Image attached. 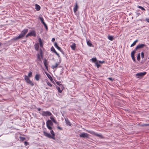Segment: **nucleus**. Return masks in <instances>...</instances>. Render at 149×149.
<instances>
[{
    "instance_id": "473e14b6",
    "label": "nucleus",
    "mask_w": 149,
    "mask_h": 149,
    "mask_svg": "<svg viewBox=\"0 0 149 149\" xmlns=\"http://www.w3.org/2000/svg\"><path fill=\"white\" fill-rule=\"evenodd\" d=\"M95 65L97 68H98L100 66V65L97 62L95 63Z\"/></svg>"
},
{
    "instance_id": "0eeeda50",
    "label": "nucleus",
    "mask_w": 149,
    "mask_h": 149,
    "mask_svg": "<svg viewBox=\"0 0 149 149\" xmlns=\"http://www.w3.org/2000/svg\"><path fill=\"white\" fill-rule=\"evenodd\" d=\"M89 134L86 133H81L79 135V136L80 137L82 138H88L89 137Z\"/></svg>"
},
{
    "instance_id": "4468645a",
    "label": "nucleus",
    "mask_w": 149,
    "mask_h": 149,
    "mask_svg": "<svg viewBox=\"0 0 149 149\" xmlns=\"http://www.w3.org/2000/svg\"><path fill=\"white\" fill-rule=\"evenodd\" d=\"M65 123L66 124V125H69V126H71V124L70 123V122L69 121V120L68 118H65Z\"/></svg>"
},
{
    "instance_id": "79ce46f5",
    "label": "nucleus",
    "mask_w": 149,
    "mask_h": 149,
    "mask_svg": "<svg viewBox=\"0 0 149 149\" xmlns=\"http://www.w3.org/2000/svg\"><path fill=\"white\" fill-rule=\"evenodd\" d=\"M43 24L44 25V26H45L46 29V30H47V29H48V27H47V24H45V23L44 24Z\"/></svg>"
},
{
    "instance_id": "7ed1b4c3",
    "label": "nucleus",
    "mask_w": 149,
    "mask_h": 149,
    "mask_svg": "<svg viewBox=\"0 0 149 149\" xmlns=\"http://www.w3.org/2000/svg\"><path fill=\"white\" fill-rule=\"evenodd\" d=\"M42 116H50L52 115V113L49 111H43L42 113H40Z\"/></svg>"
},
{
    "instance_id": "bf43d9fd",
    "label": "nucleus",
    "mask_w": 149,
    "mask_h": 149,
    "mask_svg": "<svg viewBox=\"0 0 149 149\" xmlns=\"http://www.w3.org/2000/svg\"><path fill=\"white\" fill-rule=\"evenodd\" d=\"M46 88V89H48V88Z\"/></svg>"
},
{
    "instance_id": "de8ad7c7",
    "label": "nucleus",
    "mask_w": 149,
    "mask_h": 149,
    "mask_svg": "<svg viewBox=\"0 0 149 149\" xmlns=\"http://www.w3.org/2000/svg\"><path fill=\"white\" fill-rule=\"evenodd\" d=\"M99 63H104V61H99Z\"/></svg>"
},
{
    "instance_id": "bb28decb",
    "label": "nucleus",
    "mask_w": 149,
    "mask_h": 149,
    "mask_svg": "<svg viewBox=\"0 0 149 149\" xmlns=\"http://www.w3.org/2000/svg\"><path fill=\"white\" fill-rule=\"evenodd\" d=\"M138 40H135L133 43H132L130 47H132L134 46L136 44V42H138Z\"/></svg>"
},
{
    "instance_id": "58836bf2",
    "label": "nucleus",
    "mask_w": 149,
    "mask_h": 149,
    "mask_svg": "<svg viewBox=\"0 0 149 149\" xmlns=\"http://www.w3.org/2000/svg\"><path fill=\"white\" fill-rule=\"evenodd\" d=\"M138 7L139 8L143 10H145V9L141 6H138Z\"/></svg>"
},
{
    "instance_id": "a211bd4d",
    "label": "nucleus",
    "mask_w": 149,
    "mask_h": 149,
    "mask_svg": "<svg viewBox=\"0 0 149 149\" xmlns=\"http://www.w3.org/2000/svg\"><path fill=\"white\" fill-rule=\"evenodd\" d=\"M50 116V118L51 119V120L54 123H56V122L54 119V116L52 114V115H51Z\"/></svg>"
},
{
    "instance_id": "dca6fc26",
    "label": "nucleus",
    "mask_w": 149,
    "mask_h": 149,
    "mask_svg": "<svg viewBox=\"0 0 149 149\" xmlns=\"http://www.w3.org/2000/svg\"><path fill=\"white\" fill-rule=\"evenodd\" d=\"M78 7L77 3H75V6L73 8V11L74 13L76 12L77 11Z\"/></svg>"
},
{
    "instance_id": "a19ab883",
    "label": "nucleus",
    "mask_w": 149,
    "mask_h": 149,
    "mask_svg": "<svg viewBox=\"0 0 149 149\" xmlns=\"http://www.w3.org/2000/svg\"><path fill=\"white\" fill-rule=\"evenodd\" d=\"M51 51H52V52H55L56 51L55 49L53 47H51Z\"/></svg>"
},
{
    "instance_id": "864d4df0",
    "label": "nucleus",
    "mask_w": 149,
    "mask_h": 149,
    "mask_svg": "<svg viewBox=\"0 0 149 149\" xmlns=\"http://www.w3.org/2000/svg\"><path fill=\"white\" fill-rule=\"evenodd\" d=\"M56 54L58 56V57H60V55H59V54L58 53H57Z\"/></svg>"
},
{
    "instance_id": "aec40b11",
    "label": "nucleus",
    "mask_w": 149,
    "mask_h": 149,
    "mask_svg": "<svg viewBox=\"0 0 149 149\" xmlns=\"http://www.w3.org/2000/svg\"><path fill=\"white\" fill-rule=\"evenodd\" d=\"M40 75L38 74H37L36 75L35 78L37 81H38L40 79Z\"/></svg>"
},
{
    "instance_id": "f8f14e48",
    "label": "nucleus",
    "mask_w": 149,
    "mask_h": 149,
    "mask_svg": "<svg viewBox=\"0 0 149 149\" xmlns=\"http://www.w3.org/2000/svg\"><path fill=\"white\" fill-rule=\"evenodd\" d=\"M54 46L56 48L60 51H62V49L59 47L58 46L57 43V42H55L54 44Z\"/></svg>"
},
{
    "instance_id": "393cba45",
    "label": "nucleus",
    "mask_w": 149,
    "mask_h": 149,
    "mask_svg": "<svg viewBox=\"0 0 149 149\" xmlns=\"http://www.w3.org/2000/svg\"><path fill=\"white\" fill-rule=\"evenodd\" d=\"M56 88L57 89L58 92H59L60 93H62L63 90H62V89H61L60 87H58V86H56Z\"/></svg>"
},
{
    "instance_id": "5fc2aeb1",
    "label": "nucleus",
    "mask_w": 149,
    "mask_h": 149,
    "mask_svg": "<svg viewBox=\"0 0 149 149\" xmlns=\"http://www.w3.org/2000/svg\"><path fill=\"white\" fill-rule=\"evenodd\" d=\"M41 110V109L40 108H38V111H40Z\"/></svg>"
},
{
    "instance_id": "39448f33",
    "label": "nucleus",
    "mask_w": 149,
    "mask_h": 149,
    "mask_svg": "<svg viewBox=\"0 0 149 149\" xmlns=\"http://www.w3.org/2000/svg\"><path fill=\"white\" fill-rule=\"evenodd\" d=\"M146 74V72H140L137 73L136 76L137 77V78H140L145 75Z\"/></svg>"
},
{
    "instance_id": "e433bc0d",
    "label": "nucleus",
    "mask_w": 149,
    "mask_h": 149,
    "mask_svg": "<svg viewBox=\"0 0 149 149\" xmlns=\"http://www.w3.org/2000/svg\"><path fill=\"white\" fill-rule=\"evenodd\" d=\"M47 84L48 86L50 87H51L52 86V84L50 82L48 81H47Z\"/></svg>"
},
{
    "instance_id": "6e6d98bb",
    "label": "nucleus",
    "mask_w": 149,
    "mask_h": 149,
    "mask_svg": "<svg viewBox=\"0 0 149 149\" xmlns=\"http://www.w3.org/2000/svg\"><path fill=\"white\" fill-rule=\"evenodd\" d=\"M62 73H63V72H62V71H61V72H60V74H62Z\"/></svg>"
},
{
    "instance_id": "4c0bfd02",
    "label": "nucleus",
    "mask_w": 149,
    "mask_h": 149,
    "mask_svg": "<svg viewBox=\"0 0 149 149\" xmlns=\"http://www.w3.org/2000/svg\"><path fill=\"white\" fill-rule=\"evenodd\" d=\"M59 87L61 89H62V90H63L64 89V87L63 86V85L61 84L60 86H59Z\"/></svg>"
},
{
    "instance_id": "f3484780",
    "label": "nucleus",
    "mask_w": 149,
    "mask_h": 149,
    "mask_svg": "<svg viewBox=\"0 0 149 149\" xmlns=\"http://www.w3.org/2000/svg\"><path fill=\"white\" fill-rule=\"evenodd\" d=\"M46 125H53L52 122L51 120H48L46 122Z\"/></svg>"
},
{
    "instance_id": "20e7f679",
    "label": "nucleus",
    "mask_w": 149,
    "mask_h": 149,
    "mask_svg": "<svg viewBox=\"0 0 149 149\" xmlns=\"http://www.w3.org/2000/svg\"><path fill=\"white\" fill-rule=\"evenodd\" d=\"M87 131L89 133H90L91 134H93L95 136H97V137H98L100 138H102L103 137V136L101 134H98L96 133H95V132H94L92 131Z\"/></svg>"
},
{
    "instance_id": "c03bdc74",
    "label": "nucleus",
    "mask_w": 149,
    "mask_h": 149,
    "mask_svg": "<svg viewBox=\"0 0 149 149\" xmlns=\"http://www.w3.org/2000/svg\"><path fill=\"white\" fill-rule=\"evenodd\" d=\"M24 143L25 145L26 146L29 144V143L27 142H26V141H25L24 142Z\"/></svg>"
},
{
    "instance_id": "49530a36",
    "label": "nucleus",
    "mask_w": 149,
    "mask_h": 149,
    "mask_svg": "<svg viewBox=\"0 0 149 149\" xmlns=\"http://www.w3.org/2000/svg\"><path fill=\"white\" fill-rule=\"evenodd\" d=\"M143 126H149V124H143L142 125Z\"/></svg>"
},
{
    "instance_id": "412c9836",
    "label": "nucleus",
    "mask_w": 149,
    "mask_h": 149,
    "mask_svg": "<svg viewBox=\"0 0 149 149\" xmlns=\"http://www.w3.org/2000/svg\"><path fill=\"white\" fill-rule=\"evenodd\" d=\"M46 74L47 75V77L51 81H52L53 80V79L52 77L51 76V75L47 73H46Z\"/></svg>"
},
{
    "instance_id": "9b49d317",
    "label": "nucleus",
    "mask_w": 149,
    "mask_h": 149,
    "mask_svg": "<svg viewBox=\"0 0 149 149\" xmlns=\"http://www.w3.org/2000/svg\"><path fill=\"white\" fill-rule=\"evenodd\" d=\"M70 47L73 50H75L76 47V45L74 43H72V44L70 45Z\"/></svg>"
},
{
    "instance_id": "ea45409f",
    "label": "nucleus",
    "mask_w": 149,
    "mask_h": 149,
    "mask_svg": "<svg viewBox=\"0 0 149 149\" xmlns=\"http://www.w3.org/2000/svg\"><path fill=\"white\" fill-rule=\"evenodd\" d=\"M47 127L48 128L49 130H51L52 129V127L50 126V125H46Z\"/></svg>"
},
{
    "instance_id": "f03ea898",
    "label": "nucleus",
    "mask_w": 149,
    "mask_h": 149,
    "mask_svg": "<svg viewBox=\"0 0 149 149\" xmlns=\"http://www.w3.org/2000/svg\"><path fill=\"white\" fill-rule=\"evenodd\" d=\"M24 79L27 83L30 84L31 86L34 85V84L29 79L28 77L26 75H24Z\"/></svg>"
},
{
    "instance_id": "3c124183",
    "label": "nucleus",
    "mask_w": 149,
    "mask_h": 149,
    "mask_svg": "<svg viewBox=\"0 0 149 149\" xmlns=\"http://www.w3.org/2000/svg\"><path fill=\"white\" fill-rule=\"evenodd\" d=\"M57 128L58 129H59V130H62V129L61 128V127H60L59 126H58L57 127Z\"/></svg>"
},
{
    "instance_id": "c756f323",
    "label": "nucleus",
    "mask_w": 149,
    "mask_h": 149,
    "mask_svg": "<svg viewBox=\"0 0 149 149\" xmlns=\"http://www.w3.org/2000/svg\"><path fill=\"white\" fill-rule=\"evenodd\" d=\"M87 45L90 47H91L92 46V44L90 41H87Z\"/></svg>"
},
{
    "instance_id": "a18cd8bd",
    "label": "nucleus",
    "mask_w": 149,
    "mask_h": 149,
    "mask_svg": "<svg viewBox=\"0 0 149 149\" xmlns=\"http://www.w3.org/2000/svg\"><path fill=\"white\" fill-rule=\"evenodd\" d=\"M56 84H57L58 85V86H60L61 84L60 83V82H58V81L56 82Z\"/></svg>"
},
{
    "instance_id": "ddd939ff",
    "label": "nucleus",
    "mask_w": 149,
    "mask_h": 149,
    "mask_svg": "<svg viewBox=\"0 0 149 149\" xmlns=\"http://www.w3.org/2000/svg\"><path fill=\"white\" fill-rule=\"evenodd\" d=\"M24 37V36L21 33L17 37L15 38H14L15 40H17L18 39Z\"/></svg>"
},
{
    "instance_id": "2eb2a0df",
    "label": "nucleus",
    "mask_w": 149,
    "mask_h": 149,
    "mask_svg": "<svg viewBox=\"0 0 149 149\" xmlns=\"http://www.w3.org/2000/svg\"><path fill=\"white\" fill-rule=\"evenodd\" d=\"M44 66L45 68L47 70L48 69V64L47 62V60L46 59H45L44 61Z\"/></svg>"
},
{
    "instance_id": "13d9d810",
    "label": "nucleus",
    "mask_w": 149,
    "mask_h": 149,
    "mask_svg": "<svg viewBox=\"0 0 149 149\" xmlns=\"http://www.w3.org/2000/svg\"><path fill=\"white\" fill-rule=\"evenodd\" d=\"M2 44V43H1V42H0V47L1 46V45Z\"/></svg>"
},
{
    "instance_id": "4d7b16f0",
    "label": "nucleus",
    "mask_w": 149,
    "mask_h": 149,
    "mask_svg": "<svg viewBox=\"0 0 149 149\" xmlns=\"http://www.w3.org/2000/svg\"><path fill=\"white\" fill-rule=\"evenodd\" d=\"M54 52V53H55V54H56L57 53V52L56 51H55V52Z\"/></svg>"
},
{
    "instance_id": "f257e3e1",
    "label": "nucleus",
    "mask_w": 149,
    "mask_h": 149,
    "mask_svg": "<svg viewBox=\"0 0 149 149\" xmlns=\"http://www.w3.org/2000/svg\"><path fill=\"white\" fill-rule=\"evenodd\" d=\"M52 135L44 131L43 132L44 135L46 137L50 139H52L54 140H55V134L53 131L52 130H51L50 132Z\"/></svg>"
},
{
    "instance_id": "a878e982",
    "label": "nucleus",
    "mask_w": 149,
    "mask_h": 149,
    "mask_svg": "<svg viewBox=\"0 0 149 149\" xmlns=\"http://www.w3.org/2000/svg\"><path fill=\"white\" fill-rule=\"evenodd\" d=\"M108 38L111 41H113L114 39L113 36H109L108 37Z\"/></svg>"
},
{
    "instance_id": "5701e85b",
    "label": "nucleus",
    "mask_w": 149,
    "mask_h": 149,
    "mask_svg": "<svg viewBox=\"0 0 149 149\" xmlns=\"http://www.w3.org/2000/svg\"><path fill=\"white\" fill-rule=\"evenodd\" d=\"M34 46L36 50L37 51H38L39 48V45L38 43H36L34 45Z\"/></svg>"
},
{
    "instance_id": "6e6552de",
    "label": "nucleus",
    "mask_w": 149,
    "mask_h": 149,
    "mask_svg": "<svg viewBox=\"0 0 149 149\" xmlns=\"http://www.w3.org/2000/svg\"><path fill=\"white\" fill-rule=\"evenodd\" d=\"M145 46V44H141L137 46L136 47L135 49L136 50H137L139 49L142 48Z\"/></svg>"
},
{
    "instance_id": "1a4fd4ad",
    "label": "nucleus",
    "mask_w": 149,
    "mask_h": 149,
    "mask_svg": "<svg viewBox=\"0 0 149 149\" xmlns=\"http://www.w3.org/2000/svg\"><path fill=\"white\" fill-rule=\"evenodd\" d=\"M135 53V50H133L132 51L131 53V56L132 58V59L134 61H136V60L134 58V55Z\"/></svg>"
},
{
    "instance_id": "7c9ffc66",
    "label": "nucleus",
    "mask_w": 149,
    "mask_h": 149,
    "mask_svg": "<svg viewBox=\"0 0 149 149\" xmlns=\"http://www.w3.org/2000/svg\"><path fill=\"white\" fill-rule=\"evenodd\" d=\"M92 60V62L93 63H96L97 62V59L96 58H93L91 59Z\"/></svg>"
},
{
    "instance_id": "c9c22d12",
    "label": "nucleus",
    "mask_w": 149,
    "mask_h": 149,
    "mask_svg": "<svg viewBox=\"0 0 149 149\" xmlns=\"http://www.w3.org/2000/svg\"><path fill=\"white\" fill-rule=\"evenodd\" d=\"M40 55H41V57L42 58L43 57L42 54V50L41 49H40Z\"/></svg>"
},
{
    "instance_id": "6ab92c4d",
    "label": "nucleus",
    "mask_w": 149,
    "mask_h": 149,
    "mask_svg": "<svg viewBox=\"0 0 149 149\" xmlns=\"http://www.w3.org/2000/svg\"><path fill=\"white\" fill-rule=\"evenodd\" d=\"M38 41L39 43L40 46L41 47H43V43L40 38L38 39Z\"/></svg>"
},
{
    "instance_id": "9d476101",
    "label": "nucleus",
    "mask_w": 149,
    "mask_h": 149,
    "mask_svg": "<svg viewBox=\"0 0 149 149\" xmlns=\"http://www.w3.org/2000/svg\"><path fill=\"white\" fill-rule=\"evenodd\" d=\"M28 31V29H24L21 32V33L24 36L27 33Z\"/></svg>"
},
{
    "instance_id": "37998d69",
    "label": "nucleus",
    "mask_w": 149,
    "mask_h": 149,
    "mask_svg": "<svg viewBox=\"0 0 149 149\" xmlns=\"http://www.w3.org/2000/svg\"><path fill=\"white\" fill-rule=\"evenodd\" d=\"M141 56L142 58H143L144 57V54L143 52H142L141 53Z\"/></svg>"
},
{
    "instance_id": "cd10ccee",
    "label": "nucleus",
    "mask_w": 149,
    "mask_h": 149,
    "mask_svg": "<svg viewBox=\"0 0 149 149\" xmlns=\"http://www.w3.org/2000/svg\"><path fill=\"white\" fill-rule=\"evenodd\" d=\"M39 18L40 19V20H41V22L43 24H44L45 23L44 21V19L43 17H39Z\"/></svg>"
},
{
    "instance_id": "b1692460",
    "label": "nucleus",
    "mask_w": 149,
    "mask_h": 149,
    "mask_svg": "<svg viewBox=\"0 0 149 149\" xmlns=\"http://www.w3.org/2000/svg\"><path fill=\"white\" fill-rule=\"evenodd\" d=\"M59 64V63H56L55 65H53L52 66V68L53 69H54L55 68H56L57 67V66H58Z\"/></svg>"
},
{
    "instance_id": "4be33fe9",
    "label": "nucleus",
    "mask_w": 149,
    "mask_h": 149,
    "mask_svg": "<svg viewBox=\"0 0 149 149\" xmlns=\"http://www.w3.org/2000/svg\"><path fill=\"white\" fill-rule=\"evenodd\" d=\"M35 9L39 11L40 10V6L37 4H35Z\"/></svg>"
},
{
    "instance_id": "603ef678",
    "label": "nucleus",
    "mask_w": 149,
    "mask_h": 149,
    "mask_svg": "<svg viewBox=\"0 0 149 149\" xmlns=\"http://www.w3.org/2000/svg\"><path fill=\"white\" fill-rule=\"evenodd\" d=\"M146 20L148 22H149V19H146Z\"/></svg>"
},
{
    "instance_id": "09e8293b",
    "label": "nucleus",
    "mask_w": 149,
    "mask_h": 149,
    "mask_svg": "<svg viewBox=\"0 0 149 149\" xmlns=\"http://www.w3.org/2000/svg\"><path fill=\"white\" fill-rule=\"evenodd\" d=\"M108 79L111 81H112L113 80V79H112V78L111 77L108 78Z\"/></svg>"
},
{
    "instance_id": "2f4dec72",
    "label": "nucleus",
    "mask_w": 149,
    "mask_h": 149,
    "mask_svg": "<svg viewBox=\"0 0 149 149\" xmlns=\"http://www.w3.org/2000/svg\"><path fill=\"white\" fill-rule=\"evenodd\" d=\"M32 76V72H30L28 74V77H31Z\"/></svg>"
},
{
    "instance_id": "c85d7f7f",
    "label": "nucleus",
    "mask_w": 149,
    "mask_h": 149,
    "mask_svg": "<svg viewBox=\"0 0 149 149\" xmlns=\"http://www.w3.org/2000/svg\"><path fill=\"white\" fill-rule=\"evenodd\" d=\"M41 55L39 54H37V58L38 61H41Z\"/></svg>"
},
{
    "instance_id": "8fccbe9b",
    "label": "nucleus",
    "mask_w": 149,
    "mask_h": 149,
    "mask_svg": "<svg viewBox=\"0 0 149 149\" xmlns=\"http://www.w3.org/2000/svg\"><path fill=\"white\" fill-rule=\"evenodd\" d=\"M55 39L54 38H53L52 40V42H54L55 41Z\"/></svg>"
},
{
    "instance_id": "72a5a7b5",
    "label": "nucleus",
    "mask_w": 149,
    "mask_h": 149,
    "mask_svg": "<svg viewBox=\"0 0 149 149\" xmlns=\"http://www.w3.org/2000/svg\"><path fill=\"white\" fill-rule=\"evenodd\" d=\"M19 138H20V139L22 141H24L25 139V137L22 136H20Z\"/></svg>"
},
{
    "instance_id": "f704fd0d",
    "label": "nucleus",
    "mask_w": 149,
    "mask_h": 149,
    "mask_svg": "<svg viewBox=\"0 0 149 149\" xmlns=\"http://www.w3.org/2000/svg\"><path fill=\"white\" fill-rule=\"evenodd\" d=\"M140 59V54L139 53L137 56V60L139 61Z\"/></svg>"
},
{
    "instance_id": "423d86ee",
    "label": "nucleus",
    "mask_w": 149,
    "mask_h": 149,
    "mask_svg": "<svg viewBox=\"0 0 149 149\" xmlns=\"http://www.w3.org/2000/svg\"><path fill=\"white\" fill-rule=\"evenodd\" d=\"M36 36V33L34 31H32L30 33H29L27 34V35L26 36V38L28 37L29 36Z\"/></svg>"
}]
</instances>
